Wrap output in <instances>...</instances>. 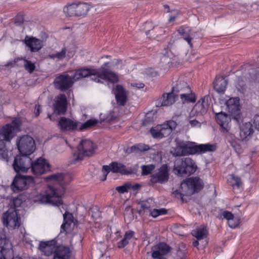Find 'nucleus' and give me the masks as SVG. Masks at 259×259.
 Instances as JSON below:
<instances>
[{"instance_id":"obj_1","label":"nucleus","mask_w":259,"mask_h":259,"mask_svg":"<svg viewBox=\"0 0 259 259\" xmlns=\"http://www.w3.org/2000/svg\"><path fill=\"white\" fill-rule=\"evenodd\" d=\"M108 62L104 63L99 69H89L82 68L77 69L73 75L74 80L88 76H91V79L97 82H102L103 80H108L112 82L118 81L116 74L111 71L105 68Z\"/></svg>"},{"instance_id":"obj_2","label":"nucleus","mask_w":259,"mask_h":259,"mask_svg":"<svg viewBox=\"0 0 259 259\" xmlns=\"http://www.w3.org/2000/svg\"><path fill=\"white\" fill-rule=\"evenodd\" d=\"M203 187V183L201 179L198 177L191 178L184 181L181 184V192L176 190L174 192V194L176 196L179 195L182 201L183 196L185 195H191L195 192L200 190Z\"/></svg>"},{"instance_id":"obj_3","label":"nucleus","mask_w":259,"mask_h":259,"mask_svg":"<svg viewBox=\"0 0 259 259\" xmlns=\"http://www.w3.org/2000/svg\"><path fill=\"white\" fill-rule=\"evenodd\" d=\"M197 165L194 160L189 157L183 158L177 160L174 165L173 171L175 174L183 176L190 175L194 173L196 170Z\"/></svg>"},{"instance_id":"obj_4","label":"nucleus","mask_w":259,"mask_h":259,"mask_svg":"<svg viewBox=\"0 0 259 259\" xmlns=\"http://www.w3.org/2000/svg\"><path fill=\"white\" fill-rule=\"evenodd\" d=\"M97 148V145L92 141L86 139L81 140L77 147L78 153L73 155V163L82 160L84 156H92L95 154Z\"/></svg>"},{"instance_id":"obj_5","label":"nucleus","mask_w":259,"mask_h":259,"mask_svg":"<svg viewBox=\"0 0 259 259\" xmlns=\"http://www.w3.org/2000/svg\"><path fill=\"white\" fill-rule=\"evenodd\" d=\"M61 197V194L55 188L49 186L46 190L45 194L40 195L35 201L41 203H50L59 206L63 203Z\"/></svg>"},{"instance_id":"obj_6","label":"nucleus","mask_w":259,"mask_h":259,"mask_svg":"<svg viewBox=\"0 0 259 259\" xmlns=\"http://www.w3.org/2000/svg\"><path fill=\"white\" fill-rule=\"evenodd\" d=\"M0 259H22L14 256L12 244L7 238L4 229H0Z\"/></svg>"},{"instance_id":"obj_7","label":"nucleus","mask_w":259,"mask_h":259,"mask_svg":"<svg viewBox=\"0 0 259 259\" xmlns=\"http://www.w3.org/2000/svg\"><path fill=\"white\" fill-rule=\"evenodd\" d=\"M176 50L177 46L175 44V41L172 40L169 42L167 47L164 49L162 53L161 62L167 64H171V65H177L182 63V60L176 54Z\"/></svg>"},{"instance_id":"obj_8","label":"nucleus","mask_w":259,"mask_h":259,"mask_svg":"<svg viewBox=\"0 0 259 259\" xmlns=\"http://www.w3.org/2000/svg\"><path fill=\"white\" fill-rule=\"evenodd\" d=\"M16 144L20 153L22 155H30L35 149L34 140L28 135H23L18 138Z\"/></svg>"},{"instance_id":"obj_9","label":"nucleus","mask_w":259,"mask_h":259,"mask_svg":"<svg viewBox=\"0 0 259 259\" xmlns=\"http://www.w3.org/2000/svg\"><path fill=\"white\" fill-rule=\"evenodd\" d=\"M90 9V6L87 3H72L66 6L63 11L67 16L81 17L87 15Z\"/></svg>"},{"instance_id":"obj_10","label":"nucleus","mask_w":259,"mask_h":259,"mask_svg":"<svg viewBox=\"0 0 259 259\" xmlns=\"http://www.w3.org/2000/svg\"><path fill=\"white\" fill-rule=\"evenodd\" d=\"M177 126V122L173 120H169L161 125H158L150 130V133L154 138L162 139L168 136Z\"/></svg>"},{"instance_id":"obj_11","label":"nucleus","mask_w":259,"mask_h":259,"mask_svg":"<svg viewBox=\"0 0 259 259\" xmlns=\"http://www.w3.org/2000/svg\"><path fill=\"white\" fill-rule=\"evenodd\" d=\"M34 183L33 178L28 176L15 177L11 185V188L15 192L27 190Z\"/></svg>"},{"instance_id":"obj_12","label":"nucleus","mask_w":259,"mask_h":259,"mask_svg":"<svg viewBox=\"0 0 259 259\" xmlns=\"http://www.w3.org/2000/svg\"><path fill=\"white\" fill-rule=\"evenodd\" d=\"M194 154H196L195 144L190 141L178 143L173 154L175 156H182Z\"/></svg>"},{"instance_id":"obj_13","label":"nucleus","mask_w":259,"mask_h":259,"mask_svg":"<svg viewBox=\"0 0 259 259\" xmlns=\"http://www.w3.org/2000/svg\"><path fill=\"white\" fill-rule=\"evenodd\" d=\"M110 171L114 173H120L121 175H126L134 173L132 169L127 170L125 165L124 164L117 162H113L110 165L103 166L102 171L104 174V178L102 179L103 181L106 179L107 176Z\"/></svg>"},{"instance_id":"obj_14","label":"nucleus","mask_w":259,"mask_h":259,"mask_svg":"<svg viewBox=\"0 0 259 259\" xmlns=\"http://www.w3.org/2000/svg\"><path fill=\"white\" fill-rule=\"evenodd\" d=\"M4 224L8 227L15 229L20 226L19 218L17 210L14 208H10L3 216Z\"/></svg>"},{"instance_id":"obj_15","label":"nucleus","mask_w":259,"mask_h":259,"mask_svg":"<svg viewBox=\"0 0 259 259\" xmlns=\"http://www.w3.org/2000/svg\"><path fill=\"white\" fill-rule=\"evenodd\" d=\"M19 127V124L13 121L7 124L0 130V140L10 142L15 136V131Z\"/></svg>"},{"instance_id":"obj_16","label":"nucleus","mask_w":259,"mask_h":259,"mask_svg":"<svg viewBox=\"0 0 259 259\" xmlns=\"http://www.w3.org/2000/svg\"><path fill=\"white\" fill-rule=\"evenodd\" d=\"M73 75L70 76L68 74H61L57 77L54 82L56 89L61 91H66L72 87L74 82Z\"/></svg>"},{"instance_id":"obj_17","label":"nucleus","mask_w":259,"mask_h":259,"mask_svg":"<svg viewBox=\"0 0 259 259\" xmlns=\"http://www.w3.org/2000/svg\"><path fill=\"white\" fill-rule=\"evenodd\" d=\"M169 169L167 164H162L158 171L151 176V182L153 183L164 184L169 179Z\"/></svg>"},{"instance_id":"obj_18","label":"nucleus","mask_w":259,"mask_h":259,"mask_svg":"<svg viewBox=\"0 0 259 259\" xmlns=\"http://www.w3.org/2000/svg\"><path fill=\"white\" fill-rule=\"evenodd\" d=\"M16 156L15 158L13 166L17 172H26L30 168L31 159L27 156Z\"/></svg>"},{"instance_id":"obj_19","label":"nucleus","mask_w":259,"mask_h":259,"mask_svg":"<svg viewBox=\"0 0 259 259\" xmlns=\"http://www.w3.org/2000/svg\"><path fill=\"white\" fill-rule=\"evenodd\" d=\"M30 168L34 175H40L50 171V165L46 159L39 158L31 163Z\"/></svg>"},{"instance_id":"obj_20","label":"nucleus","mask_w":259,"mask_h":259,"mask_svg":"<svg viewBox=\"0 0 259 259\" xmlns=\"http://www.w3.org/2000/svg\"><path fill=\"white\" fill-rule=\"evenodd\" d=\"M24 41L31 52H37L44 47L42 40L33 36L26 35Z\"/></svg>"},{"instance_id":"obj_21","label":"nucleus","mask_w":259,"mask_h":259,"mask_svg":"<svg viewBox=\"0 0 259 259\" xmlns=\"http://www.w3.org/2000/svg\"><path fill=\"white\" fill-rule=\"evenodd\" d=\"M78 122L73 121L70 118L61 117L58 125L62 132L73 131L77 129Z\"/></svg>"},{"instance_id":"obj_22","label":"nucleus","mask_w":259,"mask_h":259,"mask_svg":"<svg viewBox=\"0 0 259 259\" xmlns=\"http://www.w3.org/2000/svg\"><path fill=\"white\" fill-rule=\"evenodd\" d=\"M228 112L233 118L237 120L240 117L239 100L237 98H231L226 102Z\"/></svg>"},{"instance_id":"obj_23","label":"nucleus","mask_w":259,"mask_h":259,"mask_svg":"<svg viewBox=\"0 0 259 259\" xmlns=\"http://www.w3.org/2000/svg\"><path fill=\"white\" fill-rule=\"evenodd\" d=\"M208 98V96H204L198 101L191 110V114L195 113L198 115L199 114H205L209 106Z\"/></svg>"},{"instance_id":"obj_24","label":"nucleus","mask_w":259,"mask_h":259,"mask_svg":"<svg viewBox=\"0 0 259 259\" xmlns=\"http://www.w3.org/2000/svg\"><path fill=\"white\" fill-rule=\"evenodd\" d=\"M54 111L58 114H64L67 109V98L64 94H60L56 98Z\"/></svg>"},{"instance_id":"obj_25","label":"nucleus","mask_w":259,"mask_h":259,"mask_svg":"<svg viewBox=\"0 0 259 259\" xmlns=\"http://www.w3.org/2000/svg\"><path fill=\"white\" fill-rule=\"evenodd\" d=\"M177 98V96L172 91L169 93L163 94L158 99L156 106L161 107L171 105L175 102Z\"/></svg>"},{"instance_id":"obj_26","label":"nucleus","mask_w":259,"mask_h":259,"mask_svg":"<svg viewBox=\"0 0 259 259\" xmlns=\"http://www.w3.org/2000/svg\"><path fill=\"white\" fill-rule=\"evenodd\" d=\"M71 251L69 247L57 246L54 251L53 259H70Z\"/></svg>"},{"instance_id":"obj_27","label":"nucleus","mask_w":259,"mask_h":259,"mask_svg":"<svg viewBox=\"0 0 259 259\" xmlns=\"http://www.w3.org/2000/svg\"><path fill=\"white\" fill-rule=\"evenodd\" d=\"M56 242L53 240L47 242H40L39 245V250L43 252L46 256H49L52 253L57 246H55Z\"/></svg>"},{"instance_id":"obj_28","label":"nucleus","mask_w":259,"mask_h":259,"mask_svg":"<svg viewBox=\"0 0 259 259\" xmlns=\"http://www.w3.org/2000/svg\"><path fill=\"white\" fill-rule=\"evenodd\" d=\"M153 252L152 256L153 258L158 257L169 252L170 247L165 243H160L152 248Z\"/></svg>"},{"instance_id":"obj_29","label":"nucleus","mask_w":259,"mask_h":259,"mask_svg":"<svg viewBox=\"0 0 259 259\" xmlns=\"http://www.w3.org/2000/svg\"><path fill=\"white\" fill-rule=\"evenodd\" d=\"M116 91L115 98L117 104L120 106L125 105L127 100V95L125 90L121 85H117Z\"/></svg>"},{"instance_id":"obj_30","label":"nucleus","mask_w":259,"mask_h":259,"mask_svg":"<svg viewBox=\"0 0 259 259\" xmlns=\"http://www.w3.org/2000/svg\"><path fill=\"white\" fill-rule=\"evenodd\" d=\"M189 86L187 83L183 80H178L175 86L172 87V92L177 97L181 96L182 94L185 93L186 91H189Z\"/></svg>"},{"instance_id":"obj_31","label":"nucleus","mask_w":259,"mask_h":259,"mask_svg":"<svg viewBox=\"0 0 259 259\" xmlns=\"http://www.w3.org/2000/svg\"><path fill=\"white\" fill-rule=\"evenodd\" d=\"M177 31L184 39L188 42L190 47H192L193 45L191 43L192 37L191 36V28L189 27L182 26L180 27Z\"/></svg>"},{"instance_id":"obj_32","label":"nucleus","mask_w":259,"mask_h":259,"mask_svg":"<svg viewBox=\"0 0 259 259\" xmlns=\"http://www.w3.org/2000/svg\"><path fill=\"white\" fill-rule=\"evenodd\" d=\"M227 84V80L224 77H218L214 82V89L218 93L223 94L226 90Z\"/></svg>"},{"instance_id":"obj_33","label":"nucleus","mask_w":259,"mask_h":259,"mask_svg":"<svg viewBox=\"0 0 259 259\" xmlns=\"http://www.w3.org/2000/svg\"><path fill=\"white\" fill-rule=\"evenodd\" d=\"M196 154L204 153L207 152H214L217 149L215 144H205L195 145Z\"/></svg>"},{"instance_id":"obj_34","label":"nucleus","mask_w":259,"mask_h":259,"mask_svg":"<svg viewBox=\"0 0 259 259\" xmlns=\"http://www.w3.org/2000/svg\"><path fill=\"white\" fill-rule=\"evenodd\" d=\"M216 117L217 118V122L220 126L223 128L227 130L228 125L230 121V118L225 113L223 112H215Z\"/></svg>"},{"instance_id":"obj_35","label":"nucleus","mask_w":259,"mask_h":259,"mask_svg":"<svg viewBox=\"0 0 259 259\" xmlns=\"http://www.w3.org/2000/svg\"><path fill=\"white\" fill-rule=\"evenodd\" d=\"M253 133L252 124L250 122H246L240 127V136L242 140L246 139Z\"/></svg>"},{"instance_id":"obj_36","label":"nucleus","mask_w":259,"mask_h":259,"mask_svg":"<svg viewBox=\"0 0 259 259\" xmlns=\"http://www.w3.org/2000/svg\"><path fill=\"white\" fill-rule=\"evenodd\" d=\"M182 101L183 103H194L196 102V98L195 95L192 93L190 88L189 91H186L180 96Z\"/></svg>"},{"instance_id":"obj_37","label":"nucleus","mask_w":259,"mask_h":259,"mask_svg":"<svg viewBox=\"0 0 259 259\" xmlns=\"http://www.w3.org/2000/svg\"><path fill=\"white\" fill-rule=\"evenodd\" d=\"M208 231L206 227L204 226H201L192 232V235L198 240H201L207 236Z\"/></svg>"},{"instance_id":"obj_38","label":"nucleus","mask_w":259,"mask_h":259,"mask_svg":"<svg viewBox=\"0 0 259 259\" xmlns=\"http://www.w3.org/2000/svg\"><path fill=\"white\" fill-rule=\"evenodd\" d=\"M134 234L135 233L133 231L126 232L124 237L117 243V247L119 248H122L125 247L128 243L129 240L134 236Z\"/></svg>"},{"instance_id":"obj_39","label":"nucleus","mask_w":259,"mask_h":259,"mask_svg":"<svg viewBox=\"0 0 259 259\" xmlns=\"http://www.w3.org/2000/svg\"><path fill=\"white\" fill-rule=\"evenodd\" d=\"M64 223L61 225V229L64 231L65 228L69 226L73 222V217L72 213L66 211L63 214Z\"/></svg>"},{"instance_id":"obj_40","label":"nucleus","mask_w":259,"mask_h":259,"mask_svg":"<svg viewBox=\"0 0 259 259\" xmlns=\"http://www.w3.org/2000/svg\"><path fill=\"white\" fill-rule=\"evenodd\" d=\"M197 116L198 115L195 113L191 114V111L190 112L189 115L187 118V120L191 127H200L201 126V123L198 120L194 118L195 116Z\"/></svg>"},{"instance_id":"obj_41","label":"nucleus","mask_w":259,"mask_h":259,"mask_svg":"<svg viewBox=\"0 0 259 259\" xmlns=\"http://www.w3.org/2000/svg\"><path fill=\"white\" fill-rule=\"evenodd\" d=\"M0 158L8 162L9 160L8 151L6 148L5 143L0 140Z\"/></svg>"},{"instance_id":"obj_42","label":"nucleus","mask_w":259,"mask_h":259,"mask_svg":"<svg viewBox=\"0 0 259 259\" xmlns=\"http://www.w3.org/2000/svg\"><path fill=\"white\" fill-rule=\"evenodd\" d=\"M165 33L164 29L162 27H154L151 31V36L154 39H156L158 36L163 35Z\"/></svg>"},{"instance_id":"obj_43","label":"nucleus","mask_w":259,"mask_h":259,"mask_svg":"<svg viewBox=\"0 0 259 259\" xmlns=\"http://www.w3.org/2000/svg\"><path fill=\"white\" fill-rule=\"evenodd\" d=\"M155 168V165L152 164L142 165L141 166L142 175L143 176L149 175Z\"/></svg>"},{"instance_id":"obj_44","label":"nucleus","mask_w":259,"mask_h":259,"mask_svg":"<svg viewBox=\"0 0 259 259\" xmlns=\"http://www.w3.org/2000/svg\"><path fill=\"white\" fill-rule=\"evenodd\" d=\"M98 122V121L95 119H90L82 123L79 127V130L80 131H82L83 130H85L88 128H90L95 124H96Z\"/></svg>"},{"instance_id":"obj_45","label":"nucleus","mask_w":259,"mask_h":259,"mask_svg":"<svg viewBox=\"0 0 259 259\" xmlns=\"http://www.w3.org/2000/svg\"><path fill=\"white\" fill-rule=\"evenodd\" d=\"M150 214L153 218H156L159 215L164 214L167 213V210L165 208L159 209H154L152 210H149Z\"/></svg>"},{"instance_id":"obj_46","label":"nucleus","mask_w":259,"mask_h":259,"mask_svg":"<svg viewBox=\"0 0 259 259\" xmlns=\"http://www.w3.org/2000/svg\"><path fill=\"white\" fill-rule=\"evenodd\" d=\"M66 49L65 48H64L62 49L61 52H58L56 54H52L49 55V57L51 58H57V59L59 60H62L64 59L66 56Z\"/></svg>"},{"instance_id":"obj_47","label":"nucleus","mask_w":259,"mask_h":259,"mask_svg":"<svg viewBox=\"0 0 259 259\" xmlns=\"http://www.w3.org/2000/svg\"><path fill=\"white\" fill-rule=\"evenodd\" d=\"M47 180H54L57 182H61L64 179V175L62 173H58L49 176L46 178Z\"/></svg>"},{"instance_id":"obj_48","label":"nucleus","mask_w":259,"mask_h":259,"mask_svg":"<svg viewBox=\"0 0 259 259\" xmlns=\"http://www.w3.org/2000/svg\"><path fill=\"white\" fill-rule=\"evenodd\" d=\"M24 68L29 73H32L35 69V65L34 63H32L30 61L27 60H24Z\"/></svg>"},{"instance_id":"obj_49","label":"nucleus","mask_w":259,"mask_h":259,"mask_svg":"<svg viewBox=\"0 0 259 259\" xmlns=\"http://www.w3.org/2000/svg\"><path fill=\"white\" fill-rule=\"evenodd\" d=\"M130 187H131V184L127 183L123 185L117 187L116 190L120 193H124L128 191V190L130 189Z\"/></svg>"},{"instance_id":"obj_50","label":"nucleus","mask_w":259,"mask_h":259,"mask_svg":"<svg viewBox=\"0 0 259 259\" xmlns=\"http://www.w3.org/2000/svg\"><path fill=\"white\" fill-rule=\"evenodd\" d=\"M228 224L230 228H235L239 225V219L233 216L228 221Z\"/></svg>"},{"instance_id":"obj_51","label":"nucleus","mask_w":259,"mask_h":259,"mask_svg":"<svg viewBox=\"0 0 259 259\" xmlns=\"http://www.w3.org/2000/svg\"><path fill=\"white\" fill-rule=\"evenodd\" d=\"M154 121L153 116H151L150 114H147L143 121V125H147L148 124L152 123Z\"/></svg>"},{"instance_id":"obj_52","label":"nucleus","mask_w":259,"mask_h":259,"mask_svg":"<svg viewBox=\"0 0 259 259\" xmlns=\"http://www.w3.org/2000/svg\"><path fill=\"white\" fill-rule=\"evenodd\" d=\"M141 209L139 210V213L140 214H143L145 210H148L149 211L150 205L146 202H143L141 204Z\"/></svg>"},{"instance_id":"obj_53","label":"nucleus","mask_w":259,"mask_h":259,"mask_svg":"<svg viewBox=\"0 0 259 259\" xmlns=\"http://www.w3.org/2000/svg\"><path fill=\"white\" fill-rule=\"evenodd\" d=\"M245 85V81L241 77H238L237 82L236 83V87L238 88L239 90L243 89Z\"/></svg>"},{"instance_id":"obj_54","label":"nucleus","mask_w":259,"mask_h":259,"mask_svg":"<svg viewBox=\"0 0 259 259\" xmlns=\"http://www.w3.org/2000/svg\"><path fill=\"white\" fill-rule=\"evenodd\" d=\"M222 215L224 218L227 220L228 221L232 217L234 216V215L230 211H224L222 213Z\"/></svg>"},{"instance_id":"obj_55","label":"nucleus","mask_w":259,"mask_h":259,"mask_svg":"<svg viewBox=\"0 0 259 259\" xmlns=\"http://www.w3.org/2000/svg\"><path fill=\"white\" fill-rule=\"evenodd\" d=\"M22 201L20 198L19 197H16L13 199V205L14 206V208H15L17 207H18L21 205Z\"/></svg>"},{"instance_id":"obj_56","label":"nucleus","mask_w":259,"mask_h":259,"mask_svg":"<svg viewBox=\"0 0 259 259\" xmlns=\"http://www.w3.org/2000/svg\"><path fill=\"white\" fill-rule=\"evenodd\" d=\"M232 177L234 181H235V183L232 184V186L233 187L236 186L237 187H239L242 184L240 179L237 177H235L234 175H233Z\"/></svg>"},{"instance_id":"obj_57","label":"nucleus","mask_w":259,"mask_h":259,"mask_svg":"<svg viewBox=\"0 0 259 259\" xmlns=\"http://www.w3.org/2000/svg\"><path fill=\"white\" fill-rule=\"evenodd\" d=\"M255 70L253 68H250L249 70V76L251 78L256 80L259 76V74H254Z\"/></svg>"},{"instance_id":"obj_58","label":"nucleus","mask_w":259,"mask_h":259,"mask_svg":"<svg viewBox=\"0 0 259 259\" xmlns=\"http://www.w3.org/2000/svg\"><path fill=\"white\" fill-rule=\"evenodd\" d=\"M131 85L132 87L137 88L138 89H143L145 84L143 83L142 82H139V83H131Z\"/></svg>"},{"instance_id":"obj_59","label":"nucleus","mask_w":259,"mask_h":259,"mask_svg":"<svg viewBox=\"0 0 259 259\" xmlns=\"http://www.w3.org/2000/svg\"><path fill=\"white\" fill-rule=\"evenodd\" d=\"M41 111V107L39 105H36L34 108V113L36 116L39 115Z\"/></svg>"},{"instance_id":"obj_60","label":"nucleus","mask_w":259,"mask_h":259,"mask_svg":"<svg viewBox=\"0 0 259 259\" xmlns=\"http://www.w3.org/2000/svg\"><path fill=\"white\" fill-rule=\"evenodd\" d=\"M139 187H140V185L138 184H136L134 185H132L131 184V187H130V189H132L133 190H137L139 188Z\"/></svg>"},{"instance_id":"obj_61","label":"nucleus","mask_w":259,"mask_h":259,"mask_svg":"<svg viewBox=\"0 0 259 259\" xmlns=\"http://www.w3.org/2000/svg\"><path fill=\"white\" fill-rule=\"evenodd\" d=\"M137 149H139L140 151L142 150L141 148H140L136 146H133L131 147V151L133 152L136 151Z\"/></svg>"},{"instance_id":"obj_62","label":"nucleus","mask_w":259,"mask_h":259,"mask_svg":"<svg viewBox=\"0 0 259 259\" xmlns=\"http://www.w3.org/2000/svg\"><path fill=\"white\" fill-rule=\"evenodd\" d=\"M193 245L195 246V247H197V246H198L199 245V242L197 240H196V241H194L193 242Z\"/></svg>"},{"instance_id":"obj_63","label":"nucleus","mask_w":259,"mask_h":259,"mask_svg":"<svg viewBox=\"0 0 259 259\" xmlns=\"http://www.w3.org/2000/svg\"><path fill=\"white\" fill-rule=\"evenodd\" d=\"M175 19H176V17L175 16H171V17H170V18L169 19V21L172 22V21H175Z\"/></svg>"},{"instance_id":"obj_64","label":"nucleus","mask_w":259,"mask_h":259,"mask_svg":"<svg viewBox=\"0 0 259 259\" xmlns=\"http://www.w3.org/2000/svg\"><path fill=\"white\" fill-rule=\"evenodd\" d=\"M164 8L165 9H167V12H169L170 11H169V6L167 5H164Z\"/></svg>"}]
</instances>
